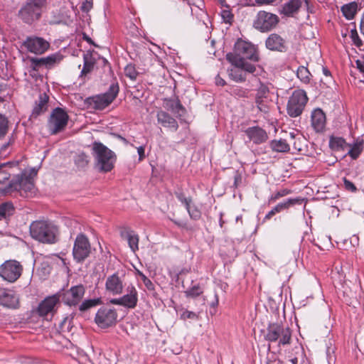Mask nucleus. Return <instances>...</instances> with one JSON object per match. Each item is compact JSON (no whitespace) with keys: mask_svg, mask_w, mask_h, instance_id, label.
I'll return each instance as SVG.
<instances>
[{"mask_svg":"<svg viewBox=\"0 0 364 364\" xmlns=\"http://www.w3.org/2000/svg\"><path fill=\"white\" fill-rule=\"evenodd\" d=\"M291 332L289 328L285 327L277 323H270L264 334L266 341L276 343L278 346H285L290 343Z\"/></svg>","mask_w":364,"mask_h":364,"instance_id":"obj_5","label":"nucleus"},{"mask_svg":"<svg viewBox=\"0 0 364 364\" xmlns=\"http://www.w3.org/2000/svg\"><path fill=\"white\" fill-rule=\"evenodd\" d=\"M308 100V97L304 90H294L288 100L287 105V114L291 117L300 116L306 105Z\"/></svg>","mask_w":364,"mask_h":364,"instance_id":"obj_6","label":"nucleus"},{"mask_svg":"<svg viewBox=\"0 0 364 364\" xmlns=\"http://www.w3.org/2000/svg\"><path fill=\"white\" fill-rule=\"evenodd\" d=\"M61 60V56L59 54H53L46 58H42L43 65L46 68H50Z\"/></svg>","mask_w":364,"mask_h":364,"instance_id":"obj_40","label":"nucleus"},{"mask_svg":"<svg viewBox=\"0 0 364 364\" xmlns=\"http://www.w3.org/2000/svg\"><path fill=\"white\" fill-rule=\"evenodd\" d=\"M245 132L249 140L255 144H262L268 139L267 132L259 127H249Z\"/></svg>","mask_w":364,"mask_h":364,"instance_id":"obj_21","label":"nucleus"},{"mask_svg":"<svg viewBox=\"0 0 364 364\" xmlns=\"http://www.w3.org/2000/svg\"><path fill=\"white\" fill-rule=\"evenodd\" d=\"M255 103L257 109L261 112L264 114L269 112L272 100L269 96V90L267 85L261 84L257 89L255 96Z\"/></svg>","mask_w":364,"mask_h":364,"instance_id":"obj_16","label":"nucleus"},{"mask_svg":"<svg viewBox=\"0 0 364 364\" xmlns=\"http://www.w3.org/2000/svg\"><path fill=\"white\" fill-rule=\"evenodd\" d=\"M226 59L231 63L235 60H250L255 62L259 60L255 46L247 41L238 40L235 44L233 53L226 55Z\"/></svg>","mask_w":364,"mask_h":364,"instance_id":"obj_4","label":"nucleus"},{"mask_svg":"<svg viewBox=\"0 0 364 364\" xmlns=\"http://www.w3.org/2000/svg\"><path fill=\"white\" fill-rule=\"evenodd\" d=\"M74 161L78 168H83L86 167L89 163V156L82 152L75 156Z\"/></svg>","mask_w":364,"mask_h":364,"instance_id":"obj_38","label":"nucleus"},{"mask_svg":"<svg viewBox=\"0 0 364 364\" xmlns=\"http://www.w3.org/2000/svg\"><path fill=\"white\" fill-rule=\"evenodd\" d=\"M289 362L291 364H297L298 363V358H292L289 359Z\"/></svg>","mask_w":364,"mask_h":364,"instance_id":"obj_60","label":"nucleus"},{"mask_svg":"<svg viewBox=\"0 0 364 364\" xmlns=\"http://www.w3.org/2000/svg\"><path fill=\"white\" fill-rule=\"evenodd\" d=\"M329 144L331 148L334 150L344 149L348 145L346 141L341 137H331Z\"/></svg>","mask_w":364,"mask_h":364,"instance_id":"obj_37","label":"nucleus"},{"mask_svg":"<svg viewBox=\"0 0 364 364\" xmlns=\"http://www.w3.org/2000/svg\"><path fill=\"white\" fill-rule=\"evenodd\" d=\"M29 60L31 62V68L34 70H38L41 67L44 66L42 58H31Z\"/></svg>","mask_w":364,"mask_h":364,"instance_id":"obj_48","label":"nucleus"},{"mask_svg":"<svg viewBox=\"0 0 364 364\" xmlns=\"http://www.w3.org/2000/svg\"><path fill=\"white\" fill-rule=\"evenodd\" d=\"M121 236L127 240L132 252H135L139 249V236L133 230L125 229L121 232Z\"/></svg>","mask_w":364,"mask_h":364,"instance_id":"obj_26","label":"nucleus"},{"mask_svg":"<svg viewBox=\"0 0 364 364\" xmlns=\"http://www.w3.org/2000/svg\"><path fill=\"white\" fill-rule=\"evenodd\" d=\"M157 120L165 127L173 129V131L178 129V125L176 119L164 111H160L157 113Z\"/></svg>","mask_w":364,"mask_h":364,"instance_id":"obj_25","label":"nucleus"},{"mask_svg":"<svg viewBox=\"0 0 364 364\" xmlns=\"http://www.w3.org/2000/svg\"><path fill=\"white\" fill-rule=\"evenodd\" d=\"M0 304L9 309H17L19 306V297L13 290L1 289Z\"/></svg>","mask_w":364,"mask_h":364,"instance_id":"obj_18","label":"nucleus"},{"mask_svg":"<svg viewBox=\"0 0 364 364\" xmlns=\"http://www.w3.org/2000/svg\"><path fill=\"white\" fill-rule=\"evenodd\" d=\"M14 210L12 203L5 202L0 204V220L11 215Z\"/></svg>","mask_w":364,"mask_h":364,"instance_id":"obj_35","label":"nucleus"},{"mask_svg":"<svg viewBox=\"0 0 364 364\" xmlns=\"http://www.w3.org/2000/svg\"><path fill=\"white\" fill-rule=\"evenodd\" d=\"M119 92L117 84H112L107 92L102 95L87 98V101L95 109L102 110L109 106L116 98Z\"/></svg>","mask_w":364,"mask_h":364,"instance_id":"obj_7","label":"nucleus"},{"mask_svg":"<svg viewBox=\"0 0 364 364\" xmlns=\"http://www.w3.org/2000/svg\"><path fill=\"white\" fill-rule=\"evenodd\" d=\"M323 73L326 76H330L331 73L326 68H323Z\"/></svg>","mask_w":364,"mask_h":364,"instance_id":"obj_59","label":"nucleus"},{"mask_svg":"<svg viewBox=\"0 0 364 364\" xmlns=\"http://www.w3.org/2000/svg\"><path fill=\"white\" fill-rule=\"evenodd\" d=\"M360 31L364 35V14L360 22Z\"/></svg>","mask_w":364,"mask_h":364,"instance_id":"obj_58","label":"nucleus"},{"mask_svg":"<svg viewBox=\"0 0 364 364\" xmlns=\"http://www.w3.org/2000/svg\"><path fill=\"white\" fill-rule=\"evenodd\" d=\"M270 147L272 151L276 152H288L290 149L289 144L285 139L272 140L270 142Z\"/></svg>","mask_w":364,"mask_h":364,"instance_id":"obj_30","label":"nucleus"},{"mask_svg":"<svg viewBox=\"0 0 364 364\" xmlns=\"http://www.w3.org/2000/svg\"><path fill=\"white\" fill-rule=\"evenodd\" d=\"M311 126L316 132H322L326 127V114L320 108L315 109L311 112Z\"/></svg>","mask_w":364,"mask_h":364,"instance_id":"obj_22","label":"nucleus"},{"mask_svg":"<svg viewBox=\"0 0 364 364\" xmlns=\"http://www.w3.org/2000/svg\"><path fill=\"white\" fill-rule=\"evenodd\" d=\"M169 109L175 114H180V111L183 110V106L179 101H170L168 104Z\"/></svg>","mask_w":364,"mask_h":364,"instance_id":"obj_47","label":"nucleus"},{"mask_svg":"<svg viewBox=\"0 0 364 364\" xmlns=\"http://www.w3.org/2000/svg\"><path fill=\"white\" fill-rule=\"evenodd\" d=\"M215 84L219 86H224L225 85V81L220 77V75H217L215 77Z\"/></svg>","mask_w":364,"mask_h":364,"instance_id":"obj_56","label":"nucleus"},{"mask_svg":"<svg viewBox=\"0 0 364 364\" xmlns=\"http://www.w3.org/2000/svg\"><path fill=\"white\" fill-rule=\"evenodd\" d=\"M124 74L127 77H129L131 80H136L138 75V73L136 70L135 68L132 65H128L124 68Z\"/></svg>","mask_w":364,"mask_h":364,"instance_id":"obj_44","label":"nucleus"},{"mask_svg":"<svg viewBox=\"0 0 364 364\" xmlns=\"http://www.w3.org/2000/svg\"><path fill=\"white\" fill-rule=\"evenodd\" d=\"M23 46L30 53L41 55L49 48V43L44 38L38 36H28L23 43Z\"/></svg>","mask_w":364,"mask_h":364,"instance_id":"obj_13","label":"nucleus"},{"mask_svg":"<svg viewBox=\"0 0 364 364\" xmlns=\"http://www.w3.org/2000/svg\"><path fill=\"white\" fill-rule=\"evenodd\" d=\"M92 7V0H85L82 4L81 10L84 12H88Z\"/></svg>","mask_w":364,"mask_h":364,"instance_id":"obj_53","label":"nucleus"},{"mask_svg":"<svg viewBox=\"0 0 364 364\" xmlns=\"http://www.w3.org/2000/svg\"><path fill=\"white\" fill-rule=\"evenodd\" d=\"M117 318V313L114 309L102 306L98 309L95 321L100 327L105 328L115 324Z\"/></svg>","mask_w":364,"mask_h":364,"instance_id":"obj_12","label":"nucleus"},{"mask_svg":"<svg viewBox=\"0 0 364 364\" xmlns=\"http://www.w3.org/2000/svg\"><path fill=\"white\" fill-rule=\"evenodd\" d=\"M83 60L84 65L81 71V75H84L90 73L92 70L95 64L92 55L90 53L84 54Z\"/></svg>","mask_w":364,"mask_h":364,"instance_id":"obj_34","label":"nucleus"},{"mask_svg":"<svg viewBox=\"0 0 364 364\" xmlns=\"http://www.w3.org/2000/svg\"><path fill=\"white\" fill-rule=\"evenodd\" d=\"M350 38L356 46L360 47L362 46V41L360 39L358 32L355 29L351 31Z\"/></svg>","mask_w":364,"mask_h":364,"instance_id":"obj_49","label":"nucleus"},{"mask_svg":"<svg viewBox=\"0 0 364 364\" xmlns=\"http://www.w3.org/2000/svg\"><path fill=\"white\" fill-rule=\"evenodd\" d=\"M343 186L346 191L354 193L357 191V188L353 183L348 180L346 178H343Z\"/></svg>","mask_w":364,"mask_h":364,"instance_id":"obj_51","label":"nucleus"},{"mask_svg":"<svg viewBox=\"0 0 364 364\" xmlns=\"http://www.w3.org/2000/svg\"><path fill=\"white\" fill-rule=\"evenodd\" d=\"M347 146L350 147L348 154L353 159H356L363 149V141H356L353 144H348Z\"/></svg>","mask_w":364,"mask_h":364,"instance_id":"obj_33","label":"nucleus"},{"mask_svg":"<svg viewBox=\"0 0 364 364\" xmlns=\"http://www.w3.org/2000/svg\"><path fill=\"white\" fill-rule=\"evenodd\" d=\"M118 138H119L120 140H122L124 144H127V143H128L127 140L124 137H123V136H119H119H118Z\"/></svg>","mask_w":364,"mask_h":364,"instance_id":"obj_62","label":"nucleus"},{"mask_svg":"<svg viewBox=\"0 0 364 364\" xmlns=\"http://www.w3.org/2000/svg\"><path fill=\"white\" fill-rule=\"evenodd\" d=\"M266 48L270 50L285 52L287 50L286 40L277 33L270 34L265 41Z\"/></svg>","mask_w":364,"mask_h":364,"instance_id":"obj_19","label":"nucleus"},{"mask_svg":"<svg viewBox=\"0 0 364 364\" xmlns=\"http://www.w3.org/2000/svg\"><path fill=\"white\" fill-rule=\"evenodd\" d=\"M22 267L15 260L5 262L0 266V277L9 282L16 281L21 276Z\"/></svg>","mask_w":364,"mask_h":364,"instance_id":"obj_11","label":"nucleus"},{"mask_svg":"<svg viewBox=\"0 0 364 364\" xmlns=\"http://www.w3.org/2000/svg\"><path fill=\"white\" fill-rule=\"evenodd\" d=\"M238 180H241V177L240 176H235V184L237 186V183H238Z\"/></svg>","mask_w":364,"mask_h":364,"instance_id":"obj_63","label":"nucleus"},{"mask_svg":"<svg viewBox=\"0 0 364 364\" xmlns=\"http://www.w3.org/2000/svg\"><path fill=\"white\" fill-rule=\"evenodd\" d=\"M233 67L228 69V74L230 77L237 82H242L246 80V74L242 70V68L237 65H232Z\"/></svg>","mask_w":364,"mask_h":364,"instance_id":"obj_29","label":"nucleus"},{"mask_svg":"<svg viewBox=\"0 0 364 364\" xmlns=\"http://www.w3.org/2000/svg\"><path fill=\"white\" fill-rule=\"evenodd\" d=\"M356 65L359 70L364 73V57H363L361 59L357 60Z\"/></svg>","mask_w":364,"mask_h":364,"instance_id":"obj_54","label":"nucleus"},{"mask_svg":"<svg viewBox=\"0 0 364 364\" xmlns=\"http://www.w3.org/2000/svg\"><path fill=\"white\" fill-rule=\"evenodd\" d=\"M102 304V300L100 298L97 299H92L85 300L81 303L79 306V310L82 312L86 311L92 307L96 306Z\"/></svg>","mask_w":364,"mask_h":364,"instance_id":"obj_36","label":"nucleus"},{"mask_svg":"<svg viewBox=\"0 0 364 364\" xmlns=\"http://www.w3.org/2000/svg\"><path fill=\"white\" fill-rule=\"evenodd\" d=\"M177 199L186 207L189 208L190 205L192 204V198L186 197L183 193L179 192L176 193Z\"/></svg>","mask_w":364,"mask_h":364,"instance_id":"obj_43","label":"nucleus"},{"mask_svg":"<svg viewBox=\"0 0 364 364\" xmlns=\"http://www.w3.org/2000/svg\"><path fill=\"white\" fill-rule=\"evenodd\" d=\"M301 4L302 0H290L283 6L282 13L288 16H291L299 11Z\"/></svg>","mask_w":364,"mask_h":364,"instance_id":"obj_28","label":"nucleus"},{"mask_svg":"<svg viewBox=\"0 0 364 364\" xmlns=\"http://www.w3.org/2000/svg\"><path fill=\"white\" fill-rule=\"evenodd\" d=\"M296 75L302 82L307 84L310 82L311 73L307 68L304 66H300L297 70Z\"/></svg>","mask_w":364,"mask_h":364,"instance_id":"obj_39","label":"nucleus"},{"mask_svg":"<svg viewBox=\"0 0 364 364\" xmlns=\"http://www.w3.org/2000/svg\"><path fill=\"white\" fill-rule=\"evenodd\" d=\"M302 202L303 199L296 198H289L282 203H279L265 215L264 220H269L276 213H280L284 210H287L290 207L294 206L296 204H301Z\"/></svg>","mask_w":364,"mask_h":364,"instance_id":"obj_23","label":"nucleus"},{"mask_svg":"<svg viewBox=\"0 0 364 364\" xmlns=\"http://www.w3.org/2000/svg\"><path fill=\"white\" fill-rule=\"evenodd\" d=\"M91 252V246L88 238L83 234H79L75 238L73 255L77 262H83Z\"/></svg>","mask_w":364,"mask_h":364,"instance_id":"obj_10","label":"nucleus"},{"mask_svg":"<svg viewBox=\"0 0 364 364\" xmlns=\"http://www.w3.org/2000/svg\"><path fill=\"white\" fill-rule=\"evenodd\" d=\"M92 151L95 166L99 171L108 172L114 168L117 156L112 150L101 142L95 141L92 144Z\"/></svg>","mask_w":364,"mask_h":364,"instance_id":"obj_1","label":"nucleus"},{"mask_svg":"<svg viewBox=\"0 0 364 364\" xmlns=\"http://www.w3.org/2000/svg\"><path fill=\"white\" fill-rule=\"evenodd\" d=\"M8 130V120L3 115L0 114V138L3 137Z\"/></svg>","mask_w":364,"mask_h":364,"instance_id":"obj_45","label":"nucleus"},{"mask_svg":"<svg viewBox=\"0 0 364 364\" xmlns=\"http://www.w3.org/2000/svg\"><path fill=\"white\" fill-rule=\"evenodd\" d=\"M137 152L139 156V160L141 161L145 158V149L144 146H140L137 148Z\"/></svg>","mask_w":364,"mask_h":364,"instance_id":"obj_55","label":"nucleus"},{"mask_svg":"<svg viewBox=\"0 0 364 364\" xmlns=\"http://www.w3.org/2000/svg\"><path fill=\"white\" fill-rule=\"evenodd\" d=\"M124 285L123 278L118 274H113L107 277L105 282L106 291L112 295H119L123 292Z\"/></svg>","mask_w":364,"mask_h":364,"instance_id":"obj_17","label":"nucleus"},{"mask_svg":"<svg viewBox=\"0 0 364 364\" xmlns=\"http://www.w3.org/2000/svg\"><path fill=\"white\" fill-rule=\"evenodd\" d=\"M59 299L54 295L45 299L40 304L38 311L40 316H45L49 313L53 311L55 305L58 304Z\"/></svg>","mask_w":364,"mask_h":364,"instance_id":"obj_24","label":"nucleus"},{"mask_svg":"<svg viewBox=\"0 0 364 364\" xmlns=\"http://www.w3.org/2000/svg\"><path fill=\"white\" fill-rule=\"evenodd\" d=\"M48 100L49 97L46 93L40 94L32 112L33 117H36L47 110Z\"/></svg>","mask_w":364,"mask_h":364,"instance_id":"obj_27","label":"nucleus"},{"mask_svg":"<svg viewBox=\"0 0 364 364\" xmlns=\"http://www.w3.org/2000/svg\"><path fill=\"white\" fill-rule=\"evenodd\" d=\"M12 184L14 185V191H24V193H31L34 188L33 180L25 175H17L13 178Z\"/></svg>","mask_w":364,"mask_h":364,"instance_id":"obj_20","label":"nucleus"},{"mask_svg":"<svg viewBox=\"0 0 364 364\" xmlns=\"http://www.w3.org/2000/svg\"><path fill=\"white\" fill-rule=\"evenodd\" d=\"M139 274L141 277V280L143 281L145 287L149 290H153L154 289V286L151 281L149 278H147L143 273L139 272Z\"/></svg>","mask_w":364,"mask_h":364,"instance_id":"obj_52","label":"nucleus"},{"mask_svg":"<svg viewBox=\"0 0 364 364\" xmlns=\"http://www.w3.org/2000/svg\"><path fill=\"white\" fill-rule=\"evenodd\" d=\"M203 293V290L198 285L193 286L189 289L185 291V294L187 297L196 298L200 296Z\"/></svg>","mask_w":364,"mask_h":364,"instance_id":"obj_41","label":"nucleus"},{"mask_svg":"<svg viewBox=\"0 0 364 364\" xmlns=\"http://www.w3.org/2000/svg\"><path fill=\"white\" fill-rule=\"evenodd\" d=\"M358 5L355 2H351L348 4H346L341 7V11L343 12V16L347 19L353 18L355 14L357 11Z\"/></svg>","mask_w":364,"mask_h":364,"instance_id":"obj_31","label":"nucleus"},{"mask_svg":"<svg viewBox=\"0 0 364 364\" xmlns=\"http://www.w3.org/2000/svg\"><path fill=\"white\" fill-rule=\"evenodd\" d=\"M279 22V18L276 14L260 11L254 21V27L261 32H268L274 29Z\"/></svg>","mask_w":364,"mask_h":364,"instance_id":"obj_9","label":"nucleus"},{"mask_svg":"<svg viewBox=\"0 0 364 364\" xmlns=\"http://www.w3.org/2000/svg\"><path fill=\"white\" fill-rule=\"evenodd\" d=\"M231 15L230 14L229 11H223V18L224 19H225L226 21H230V20L231 19Z\"/></svg>","mask_w":364,"mask_h":364,"instance_id":"obj_57","label":"nucleus"},{"mask_svg":"<svg viewBox=\"0 0 364 364\" xmlns=\"http://www.w3.org/2000/svg\"><path fill=\"white\" fill-rule=\"evenodd\" d=\"M85 292V288L83 285L73 286L63 294L62 301L68 306H76L83 298Z\"/></svg>","mask_w":364,"mask_h":364,"instance_id":"obj_15","label":"nucleus"},{"mask_svg":"<svg viewBox=\"0 0 364 364\" xmlns=\"http://www.w3.org/2000/svg\"><path fill=\"white\" fill-rule=\"evenodd\" d=\"M30 233L33 239L39 242L52 244L56 241L58 228L51 222L35 221L30 225Z\"/></svg>","mask_w":364,"mask_h":364,"instance_id":"obj_2","label":"nucleus"},{"mask_svg":"<svg viewBox=\"0 0 364 364\" xmlns=\"http://www.w3.org/2000/svg\"><path fill=\"white\" fill-rule=\"evenodd\" d=\"M190 215L193 220H198L200 218V210L193 204L190 205L189 208H186Z\"/></svg>","mask_w":364,"mask_h":364,"instance_id":"obj_46","label":"nucleus"},{"mask_svg":"<svg viewBox=\"0 0 364 364\" xmlns=\"http://www.w3.org/2000/svg\"><path fill=\"white\" fill-rule=\"evenodd\" d=\"M46 4V0H27L18 11L19 17L23 22L31 24L40 18Z\"/></svg>","mask_w":364,"mask_h":364,"instance_id":"obj_3","label":"nucleus"},{"mask_svg":"<svg viewBox=\"0 0 364 364\" xmlns=\"http://www.w3.org/2000/svg\"><path fill=\"white\" fill-rule=\"evenodd\" d=\"M197 318H198L197 314L195 312L190 311H188V310L184 311L181 314V318L183 319V320H186V319L195 320Z\"/></svg>","mask_w":364,"mask_h":364,"instance_id":"obj_50","label":"nucleus"},{"mask_svg":"<svg viewBox=\"0 0 364 364\" xmlns=\"http://www.w3.org/2000/svg\"><path fill=\"white\" fill-rule=\"evenodd\" d=\"M232 65H237L242 68L244 73H254L256 71V67L247 62L246 60H235L232 59V63H231Z\"/></svg>","mask_w":364,"mask_h":364,"instance_id":"obj_32","label":"nucleus"},{"mask_svg":"<svg viewBox=\"0 0 364 364\" xmlns=\"http://www.w3.org/2000/svg\"><path fill=\"white\" fill-rule=\"evenodd\" d=\"M127 292L126 294L119 298L112 299L109 302L128 309H134L138 302V292L133 285L127 287Z\"/></svg>","mask_w":364,"mask_h":364,"instance_id":"obj_14","label":"nucleus"},{"mask_svg":"<svg viewBox=\"0 0 364 364\" xmlns=\"http://www.w3.org/2000/svg\"><path fill=\"white\" fill-rule=\"evenodd\" d=\"M291 190H289V189H282L279 191H277V193L272 194L269 199V203H274L275 202L276 200H277L278 199H279L280 198L282 197H284V196H286L289 194L291 193Z\"/></svg>","mask_w":364,"mask_h":364,"instance_id":"obj_42","label":"nucleus"},{"mask_svg":"<svg viewBox=\"0 0 364 364\" xmlns=\"http://www.w3.org/2000/svg\"><path fill=\"white\" fill-rule=\"evenodd\" d=\"M68 121V115L64 109L60 107L54 109L48 122L50 134H56L62 132L65 128Z\"/></svg>","mask_w":364,"mask_h":364,"instance_id":"obj_8","label":"nucleus"},{"mask_svg":"<svg viewBox=\"0 0 364 364\" xmlns=\"http://www.w3.org/2000/svg\"><path fill=\"white\" fill-rule=\"evenodd\" d=\"M293 146L295 149L298 150V151H301V148L298 145V143H296V141H294L293 143Z\"/></svg>","mask_w":364,"mask_h":364,"instance_id":"obj_61","label":"nucleus"},{"mask_svg":"<svg viewBox=\"0 0 364 364\" xmlns=\"http://www.w3.org/2000/svg\"><path fill=\"white\" fill-rule=\"evenodd\" d=\"M174 223L176 225H177L178 226H179V227H183L184 226V225L182 223H181V222L174 221Z\"/></svg>","mask_w":364,"mask_h":364,"instance_id":"obj_64","label":"nucleus"}]
</instances>
